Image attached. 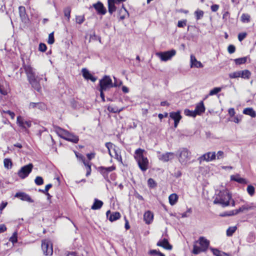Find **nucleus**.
I'll list each match as a JSON object with an SVG mask.
<instances>
[{"label": "nucleus", "instance_id": "obj_1", "mask_svg": "<svg viewBox=\"0 0 256 256\" xmlns=\"http://www.w3.org/2000/svg\"><path fill=\"white\" fill-rule=\"evenodd\" d=\"M23 67L30 84L33 88L40 92L41 89L40 82L42 78L36 76L34 70L31 66L24 64Z\"/></svg>", "mask_w": 256, "mask_h": 256}, {"label": "nucleus", "instance_id": "obj_2", "mask_svg": "<svg viewBox=\"0 0 256 256\" xmlns=\"http://www.w3.org/2000/svg\"><path fill=\"white\" fill-rule=\"evenodd\" d=\"M209 245V240L204 237L200 236L198 240L194 242L192 252L194 254H198L202 252H206Z\"/></svg>", "mask_w": 256, "mask_h": 256}, {"label": "nucleus", "instance_id": "obj_3", "mask_svg": "<svg viewBox=\"0 0 256 256\" xmlns=\"http://www.w3.org/2000/svg\"><path fill=\"white\" fill-rule=\"evenodd\" d=\"M232 196L227 190H220L216 196L214 201V204H220L224 207L230 205Z\"/></svg>", "mask_w": 256, "mask_h": 256}, {"label": "nucleus", "instance_id": "obj_4", "mask_svg": "<svg viewBox=\"0 0 256 256\" xmlns=\"http://www.w3.org/2000/svg\"><path fill=\"white\" fill-rule=\"evenodd\" d=\"M144 150L137 149L135 152L134 158L136 160L138 166L142 171H146L148 168V160L143 156Z\"/></svg>", "mask_w": 256, "mask_h": 256}, {"label": "nucleus", "instance_id": "obj_5", "mask_svg": "<svg viewBox=\"0 0 256 256\" xmlns=\"http://www.w3.org/2000/svg\"><path fill=\"white\" fill-rule=\"evenodd\" d=\"M177 157L182 165H186L191 158V152L186 148H181L177 152Z\"/></svg>", "mask_w": 256, "mask_h": 256}, {"label": "nucleus", "instance_id": "obj_6", "mask_svg": "<svg viewBox=\"0 0 256 256\" xmlns=\"http://www.w3.org/2000/svg\"><path fill=\"white\" fill-rule=\"evenodd\" d=\"M100 90L105 91L113 86H118V85L115 82L112 84V80L109 76H106L102 79L100 81Z\"/></svg>", "mask_w": 256, "mask_h": 256}, {"label": "nucleus", "instance_id": "obj_7", "mask_svg": "<svg viewBox=\"0 0 256 256\" xmlns=\"http://www.w3.org/2000/svg\"><path fill=\"white\" fill-rule=\"evenodd\" d=\"M176 54V50H170L166 51L164 52H158L156 54V55L158 57L162 62H166L170 60Z\"/></svg>", "mask_w": 256, "mask_h": 256}, {"label": "nucleus", "instance_id": "obj_8", "mask_svg": "<svg viewBox=\"0 0 256 256\" xmlns=\"http://www.w3.org/2000/svg\"><path fill=\"white\" fill-rule=\"evenodd\" d=\"M42 249L44 254L46 256H51L53 253L52 244L48 240H42Z\"/></svg>", "mask_w": 256, "mask_h": 256}, {"label": "nucleus", "instance_id": "obj_9", "mask_svg": "<svg viewBox=\"0 0 256 256\" xmlns=\"http://www.w3.org/2000/svg\"><path fill=\"white\" fill-rule=\"evenodd\" d=\"M32 168L33 165L32 164H29L22 167L18 172V176L22 179L26 178L32 172Z\"/></svg>", "mask_w": 256, "mask_h": 256}, {"label": "nucleus", "instance_id": "obj_10", "mask_svg": "<svg viewBox=\"0 0 256 256\" xmlns=\"http://www.w3.org/2000/svg\"><path fill=\"white\" fill-rule=\"evenodd\" d=\"M106 146L108 150V153L111 157H114L118 160H121V156L118 152L116 150L115 146L111 142H106Z\"/></svg>", "mask_w": 256, "mask_h": 256}, {"label": "nucleus", "instance_id": "obj_11", "mask_svg": "<svg viewBox=\"0 0 256 256\" xmlns=\"http://www.w3.org/2000/svg\"><path fill=\"white\" fill-rule=\"evenodd\" d=\"M28 108L30 110L38 109L43 110L46 108V106L42 102H30L28 104Z\"/></svg>", "mask_w": 256, "mask_h": 256}, {"label": "nucleus", "instance_id": "obj_12", "mask_svg": "<svg viewBox=\"0 0 256 256\" xmlns=\"http://www.w3.org/2000/svg\"><path fill=\"white\" fill-rule=\"evenodd\" d=\"M174 154L173 152H166L164 154H162L158 156L160 160L164 162H166L169 160H172L174 158Z\"/></svg>", "mask_w": 256, "mask_h": 256}, {"label": "nucleus", "instance_id": "obj_13", "mask_svg": "<svg viewBox=\"0 0 256 256\" xmlns=\"http://www.w3.org/2000/svg\"><path fill=\"white\" fill-rule=\"evenodd\" d=\"M170 117L174 120V128H176L178 126V124L182 116L180 114V112H172L170 113Z\"/></svg>", "mask_w": 256, "mask_h": 256}, {"label": "nucleus", "instance_id": "obj_14", "mask_svg": "<svg viewBox=\"0 0 256 256\" xmlns=\"http://www.w3.org/2000/svg\"><path fill=\"white\" fill-rule=\"evenodd\" d=\"M17 123L20 126L23 128H30L32 126L30 121L24 120L20 116H18L17 118Z\"/></svg>", "mask_w": 256, "mask_h": 256}, {"label": "nucleus", "instance_id": "obj_15", "mask_svg": "<svg viewBox=\"0 0 256 256\" xmlns=\"http://www.w3.org/2000/svg\"><path fill=\"white\" fill-rule=\"evenodd\" d=\"M106 215L108 218L112 222L119 219L120 217V212H114L112 214H110V210L106 212Z\"/></svg>", "mask_w": 256, "mask_h": 256}, {"label": "nucleus", "instance_id": "obj_16", "mask_svg": "<svg viewBox=\"0 0 256 256\" xmlns=\"http://www.w3.org/2000/svg\"><path fill=\"white\" fill-rule=\"evenodd\" d=\"M19 14L22 22L26 23L28 19L26 14V8L24 6H20L18 8Z\"/></svg>", "mask_w": 256, "mask_h": 256}, {"label": "nucleus", "instance_id": "obj_17", "mask_svg": "<svg viewBox=\"0 0 256 256\" xmlns=\"http://www.w3.org/2000/svg\"><path fill=\"white\" fill-rule=\"evenodd\" d=\"M157 246H162L168 250H171L172 249V246L169 244L168 240L166 238L160 240L157 243Z\"/></svg>", "mask_w": 256, "mask_h": 256}, {"label": "nucleus", "instance_id": "obj_18", "mask_svg": "<svg viewBox=\"0 0 256 256\" xmlns=\"http://www.w3.org/2000/svg\"><path fill=\"white\" fill-rule=\"evenodd\" d=\"M82 76L84 78L87 80H90L94 82L96 80V78L93 76L89 72V71L86 68H84L82 70Z\"/></svg>", "mask_w": 256, "mask_h": 256}, {"label": "nucleus", "instance_id": "obj_19", "mask_svg": "<svg viewBox=\"0 0 256 256\" xmlns=\"http://www.w3.org/2000/svg\"><path fill=\"white\" fill-rule=\"evenodd\" d=\"M94 8L96 10L98 14H104L106 13V9L104 6L103 4L100 2H98L97 3L93 5Z\"/></svg>", "mask_w": 256, "mask_h": 256}, {"label": "nucleus", "instance_id": "obj_20", "mask_svg": "<svg viewBox=\"0 0 256 256\" xmlns=\"http://www.w3.org/2000/svg\"><path fill=\"white\" fill-rule=\"evenodd\" d=\"M15 196L16 198H20V200L26 201L30 202H34L33 200L30 198V197L27 194L24 192H17Z\"/></svg>", "mask_w": 256, "mask_h": 256}, {"label": "nucleus", "instance_id": "obj_21", "mask_svg": "<svg viewBox=\"0 0 256 256\" xmlns=\"http://www.w3.org/2000/svg\"><path fill=\"white\" fill-rule=\"evenodd\" d=\"M64 140L76 144L78 142L79 138L78 136L68 132Z\"/></svg>", "mask_w": 256, "mask_h": 256}, {"label": "nucleus", "instance_id": "obj_22", "mask_svg": "<svg viewBox=\"0 0 256 256\" xmlns=\"http://www.w3.org/2000/svg\"><path fill=\"white\" fill-rule=\"evenodd\" d=\"M196 115H200L205 111V107L202 101L198 104L194 110Z\"/></svg>", "mask_w": 256, "mask_h": 256}, {"label": "nucleus", "instance_id": "obj_23", "mask_svg": "<svg viewBox=\"0 0 256 256\" xmlns=\"http://www.w3.org/2000/svg\"><path fill=\"white\" fill-rule=\"evenodd\" d=\"M190 63L191 68L196 67V68H202V64L199 61H198L195 58V56L193 55L190 56Z\"/></svg>", "mask_w": 256, "mask_h": 256}, {"label": "nucleus", "instance_id": "obj_24", "mask_svg": "<svg viewBox=\"0 0 256 256\" xmlns=\"http://www.w3.org/2000/svg\"><path fill=\"white\" fill-rule=\"evenodd\" d=\"M154 215L150 211L146 212L144 215V219L147 224H150L153 220Z\"/></svg>", "mask_w": 256, "mask_h": 256}, {"label": "nucleus", "instance_id": "obj_25", "mask_svg": "<svg viewBox=\"0 0 256 256\" xmlns=\"http://www.w3.org/2000/svg\"><path fill=\"white\" fill-rule=\"evenodd\" d=\"M253 209V206L250 205H244L240 207L238 210H236L233 212L232 214H236L240 212L244 211H248L250 210Z\"/></svg>", "mask_w": 256, "mask_h": 256}, {"label": "nucleus", "instance_id": "obj_26", "mask_svg": "<svg viewBox=\"0 0 256 256\" xmlns=\"http://www.w3.org/2000/svg\"><path fill=\"white\" fill-rule=\"evenodd\" d=\"M230 179H231V180L236 181L240 184H246L247 183L246 180L244 178H240L239 174L231 176Z\"/></svg>", "mask_w": 256, "mask_h": 256}, {"label": "nucleus", "instance_id": "obj_27", "mask_svg": "<svg viewBox=\"0 0 256 256\" xmlns=\"http://www.w3.org/2000/svg\"><path fill=\"white\" fill-rule=\"evenodd\" d=\"M108 12L112 14L116 10V6H115L116 2H114V0H108Z\"/></svg>", "mask_w": 256, "mask_h": 256}, {"label": "nucleus", "instance_id": "obj_28", "mask_svg": "<svg viewBox=\"0 0 256 256\" xmlns=\"http://www.w3.org/2000/svg\"><path fill=\"white\" fill-rule=\"evenodd\" d=\"M103 205V202L96 198L94 199V204L91 207V208L94 210L100 209Z\"/></svg>", "mask_w": 256, "mask_h": 256}, {"label": "nucleus", "instance_id": "obj_29", "mask_svg": "<svg viewBox=\"0 0 256 256\" xmlns=\"http://www.w3.org/2000/svg\"><path fill=\"white\" fill-rule=\"evenodd\" d=\"M68 130H64L60 127H56V132L58 135L59 136L64 139L68 132Z\"/></svg>", "mask_w": 256, "mask_h": 256}, {"label": "nucleus", "instance_id": "obj_30", "mask_svg": "<svg viewBox=\"0 0 256 256\" xmlns=\"http://www.w3.org/2000/svg\"><path fill=\"white\" fill-rule=\"evenodd\" d=\"M243 113L245 114L251 116L252 118L256 116V113L252 108H246L243 110Z\"/></svg>", "mask_w": 256, "mask_h": 256}, {"label": "nucleus", "instance_id": "obj_31", "mask_svg": "<svg viewBox=\"0 0 256 256\" xmlns=\"http://www.w3.org/2000/svg\"><path fill=\"white\" fill-rule=\"evenodd\" d=\"M170 204L172 206H174L176 204L178 200V196L176 194H171L168 197Z\"/></svg>", "mask_w": 256, "mask_h": 256}, {"label": "nucleus", "instance_id": "obj_32", "mask_svg": "<svg viewBox=\"0 0 256 256\" xmlns=\"http://www.w3.org/2000/svg\"><path fill=\"white\" fill-rule=\"evenodd\" d=\"M120 18L122 20H124L126 16L128 15V12L124 7V4H122V8L120 10Z\"/></svg>", "mask_w": 256, "mask_h": 256}, {"label": "nucleus", "instance_id": "obj_33", "mask_svg": "<svg viewBox=\"0 0 256 256\" xmlns=\"http://www.w3.org/2000/svg\"><path fill=\"white\" fill-rule=\"evenodd\" d=\"M251 75L250 72L247 70H240V77L243 78L248 79Z\"/></svg>", "mask_w": 256, "mask_h": 256}, {"label": "nucleus", "instance_id": "obj_34", "mask_svg": "<svg viewBox=\"0 0 256 256\" xmlns=\"http://www.w3.org/2000/svg\"><path fill=\"white\" fill-rule=\"evenodd\" d=\"M210 152H208L200 156L198 158V160H200V162H201L202 161L210 162Z\"/></svg>", "mask_w": 256, "mask_h": 256}, {"label": "nucleus", "instance_id": "obj_35", "mask_svg": "<svg viewBox=\"0 0 256 256\" xmlns=\"http://www.w3.org/2000/svg\"><path fill=\"white\" fill-rule=\"evenodd\" d=\"M241 21L244 23H248L250 22V16L248 14H242L241 16Z\"/></svg>", "mask_w": 256, "mask_h": 256}, {"label": "nucleus", "instance_id": "obj_36", "mask_svg": "<svg viewBox=\"0 0 256 256\" xmlns=\"http://www.w3.org/2000/svg\"><path fill=\"white\" fill-rule=\"evenodd\" d=\"M4 166L8 169L11 168L12 166V162L10 158H5L4 160Z\"/></svg>", "mask_w": 256, "mask_h": 256}, {"label": "nucleus", "instance_id": "obj_37", "mask_svg": "<svg viewBox=\"0 0 256 256\" xmlns=\"http://www.w3.org/2000/svg\"><path fill=\"white\" fill-rule=\"evenodd\" d=\"M99 169L102 172H109L114 170L115 169V168L114 166H110L107 168L100 166L99 168Z\"/></svg>", "mask_w": 256, "mask_h": 256}, {"label": "nucleus", "instance_id": "obj_38", "mask_svg": "<svg viewBox=\"0 0 256 256\" xmlns=\"http://www.w3.org/2000/svg\"><path fill=\"white\" fill-rule=\"evenodd\" d=\"M123 108H118L116 107H112L111 106H108V110L109 112H112V113H118L122 110Z\"/></svg>", "mask_w": 256, "mask_h": 256}, {"label": "nucleus", "instance_id": "obj_39", "mask_svg": "<svg viewBox=\"0 0 256 256\" xmlns=\"http://www.w3.org/2000/svg\"><path fill=\"white\" fill-rule=\"evenodd\" d=\"M236 226H231L228 228L226 230V235L228 236H232L233 234L236 232Z\"/></svg>", "mask_w": 256, "mask_h": 256}, {"label": "nucleus", "instance_id": "obj_40", "mask_svg": "<svg viewBox=\"0 0 256 256\" xmlns=\"http://www.w3.org/2000/svg\"><path fill=\"white\" fill-rule=\"evenodd\" d=\"M71 10L70 7H67L64 9V16L66 18L67 20L69 21L70 16Z\"/></svg>", "mask_w": 256, "mask_h": 256}, {"label": "nucleus", "instance_id": "obj_41", "mask_svg": "<svg viewBox=\"0 0 256 256\" xmlns=\"http://www.w3.org/2000/svg\"><path fill=\"white\" fill-rule=\"evenodd\" d=\"M247 60L246 57L240 58H236L234 60L236 64H244Z\"/></svg>", "mask_w": 256, "mask_h": 256}, {"label": "nucleus", "instance_id": "obj_42", "mask_svg": "<svg viewBox=\"0 0 256 256\" xmlns=\"http://www.w3.org/2000/svg\"><path fill=\"white\" fill-rule=\"evenodd\" d=\"M204 12L201 10H197L194 12L195 16L197 20L201 19L204 16Z\"/></svg>", "mask_w": 256, "mask_h": 256}, {"label": "nucleus", "instance_id": "obj_43", "mask_svg": "<svg viewBox=\"0 0 256 256\" xmlns=\"http://www.w3.org/2000/svg\"><path fill=\"white\" fill-rule=\"evenodd\" d=\"M247 192L250 196H252L255 192L254 188L252 185L248 186L247 187Z\"/></svg>", "mask_w": 256, "mask_h": 256}, {"label": "nucleus", "instance_id": "obj_44", "mask_svg": "<svg viewBox=\"0 0 256 256\" xmlns=\"http://www.w3.org/2000/svg\"><path fill=\"white\" fill-rule=\"evenodd\" d=\"M222 90L221 88H214L212 90H210L209 93L210 96H213L217 94L218 92H220Z\"/></svg>", "mask_w": 256, "mask_h": 256}, {"label": "nucleus", "instance_id": "obj_45", "mask_svg": "<svg viewBox=\"0 0 256 256\" xmlns=\"http://www.w3.org/2000/svg\"><path fill=\"white\" fill-rule=\"evenodd\" d=\"M229 76L231 78H235L240 77V71L234 72L229 74Z\"/></svg>", "mask_w": 256, "mask_h": 256}, {"label": "nucleus", "instance_id": "obj_46", "mask_svg": "<svg viewBox=\"0 0 256 256\" xmlns=\"http://www.w3.org/2000/svg\"><path fill=\"white\" fill-rule=\"evenodd\" d=\"M184 114L186 116H192V117H195L196 116L195 110L192 111V110H186L184 111Z\"/></svg>", "mask_w": 256, "mask_h": 256}, {"label": "nucleus", "instance_id": "obj_47", "mask_svg": "<svg viewBox=\"0 0 256 256\" xmlns=\"http://www.w3.org/2000/svg\"><path fill=\"white\" fill-rule=\"evenodd\" d=\"M76 23L82 24L84 20V16H76Z\"/></svg>", "mask_w": 256, "mask_h": 256}, {"label": "nucleus", "instance_id": "obj_48", "mask_svg": "<svg viewBox=\"0 0 256 256\" xmlns=\"http://www.w3.org/2000/svg\"><path fill=\"white\" fill-rule=\"evenodd\" d=\"M54 42V32L49 34L48 42V44H53Z\"/></svg>", "mask_w": 256, "mask_h": 256}, {"label": "nucleus", "instance_id": "obj_49", "mask_svg": "<svg viewBox=\"0 0 256 256\" xmlns=\"http://www.w3.org/2000/svg\"><path fill=\"white\" fill-rule=\"evenodd\" d=\"M35 183L38 185L40 186L43 184L44 180L42 178L41 176H36L34 180Z\"/></svg>", "mask_w": 256, "mask_h": 256}, {"label": "nucleus", "instance_id": "obj_50", "mask_svg": "<svg viewBox=\"0 0 256 256\" xmlns=\"http://www.w3.org/2000/svg\"><path fill=\"white\" fill-rule=\"evenodd\" d=\"M76 156L82 162L84 166L86 165L87 162L86 161L84 157L82 154L76 152Z\"/></svg>", "mask_w": 256, "mask_h": 256}, {"label": "nucleus", "instance_id": "obj_51", "mask_svg": "<svg viewBox=\"0 0 256 256\" xmlns=\"http://www.w3.org/2000/svg\"><path fill=\"white\" fill-rule=\"evenodd\" d=\"M186 23H187L186 20H179V21H178V28H184L185 26H186Z\"/></svg>", "mask_w": 256, "mask_h": 256}, {"label": "nucleus", "instance_id": "obj_52", "mask_svg": "<svg viewBox=\"0 0 256 256\" xmlns=\"http://www.w3.org/2000/svg\"><path fill=\"white\" fill-rule=\"evenodd\" d=\"M148 186L150 188H154L156 186V183L155 182L154 180L152 178H149L148 180Z\"/></svg>", "mask_w": 256, "mask_h": 256}, {"label": "nucleus", "instance_id": "obj_53", "mask_svg": "<svg viewBox=\"0 0 256 256\" xmlns=\"http://www.w3.org/2000/svg\"><path fill=\"white\" fill-rule=\"evenodd\" d=\"M1 112L2 113H8V114L10 116L12 119H14V116H15L14 113V112H12L10 111V110H2L1 111Z\"/></svg>", "mask_w": 256, "mask_h": 256}, {"label": "nucleus", "instance_id": "obj_54", "mask_svg": "<svg viewBox=\"0 0 256 256\" xmlns=\"http://www.w3.org/2000/svg\"><path fill=\"white\" fill-rule=\"evenodd\" d=\"M210 250L212 251L213 254L216 256H220L222 252H220L216 248H211Z\"/></svg>", "mask_w": 256, "mask_h": 256}, {"label": "nucleus", "instance_id": "obj_55", "mask_svg": "<svg viewBox=\"0 0 256 256\" xmlns=\"http://www.w3.org/2000/svg\"><path fill=\"white\" fill-rule=\"evenodd\" d=\"M246 32L240 33L238 35V39L240 42H242L243 40H244L246 38Z\"/></svg>", "mask_w": 256, "mask_h": 256}, {"label": "nucleus", "instance_id": "obj_56", "mask_svg": "<svg viewBox=\"0 0 256 256\" xmlns=\"http://www.w3.org/2000/svg\"><path fill=\"white\" fill-rule=\"evenodd\" d=\"M38 50H39L40 51H41L42 52H45L46 50V45L45 44H44L40 43L39 44Z\"/></svg>", "mask_w": 256, "mask_h": 256}, {"label": "nucleus", "instance_id": "obj_57", "mask_svg": "<svg viewBox=\"0 0 256 256\" xmlns=\"http://www.w3.org/2000/svg\"><path fill=\"white\" fill-rule=\"evenodd\" d=\"M216 159L220 160L224 158V152L222 151H218L216 154Z\"/></svg>", "mask_w": 256, "mask_h": 256}, {"label": "nucleus", "instance_id": "obj_58", "mask_svg": "<svg viewBox=\"0 0 256 256\" xmlns=\"http://www.w3.org/2000/svg\"><path fill=\"white\" fill-rule=\"evenodd\" d=\"M228 50L230 54H233L236 50V48L234 45H230L228 46Z\"/></svg>", "mask_w": 256, "mask_h": 256}, {"label": "nucleus", "instance_id": "obj_59", "mask_svg": "<svg viewBox=\"0 0 256 256\" xmlns=\"http://www.w3.org/2000/svg\"><path fill=\"white\" fill-rule=\"evenodd\" d=\"M86 176H88L90 175L91 172V167L90 165L89 164L88 162H86Z\"/></svg>", "mask_w": 256, "mask_h": 256}, {"label": "nucleus", "instance_id": "obj_60", "mask_svg": "<svg viewBox=\"0 0 256 256\" xmlns=\"http://www.w3.org/2000/svg\"><path fill=\"white\" fill-rule=\"evenodd\" d=\"M16 235H17V233L16 232H15L13 234V235L12 237H10V240L13 242V243H14V242H17V236H16Z\"/></svg>", "mask_w": 256, "mask_h": 256}, {"label": "nucleus", "instance_id": "obj_61", "mask_svg": "<svg viewBox=\"0 0 256 256\" xmlns=\"http://www.w3.org/2000/svg\"><path fill=\"white\" fill-rule=\"evenodd\" d=\"M232 120L235 123L238 124L241 120V118L236 116Z\"/></svg>", "mask_w": 256, "mask_h": 256}, {"label": "nucleus", "instance_id": "obj_62", "mask_svg": "<svg viewBox=\"0 0 256 256\" xmlns=\"http://www.w3.org/2000/svg\"><path fill=\"white\" fill-rule=\"evenodd\" d=\"M210 162L212 161L216 158V154L215 152H210Z\"/></svg>", "mask_w": 256, "mask_h": 256}, {"label": "nucleus", "instance_id": "obj_63", "mask_svg": "<svg viewBox=\"0 0 256 256\" xmlns=\"http://www.w3.org/2000/svg\"><path fill=\"white\" fill-rule=\"evenodd\" d=\"M219 8V6L218 4H213L211 6V10L212 12H216Z\"/></svg>", "mask_w": 256, "mask_h": 256}, {"label": "nucleus", "instance_id": "obj_64", "mask_svg": "<svg viewBox=\"0 0 256 256\" xmlns=\"http://www.w3.org/2000/svg\"><path fill=\"white\" fill-rule=\"evenodd\" d=\"M52 184H50L46 185L45 186V188L44 190H42V192L44 193L48 192V190H49V189L50 188H52Z\"/></svg>", "mask_w": 256, "mask_h": 256}]
</instances>
